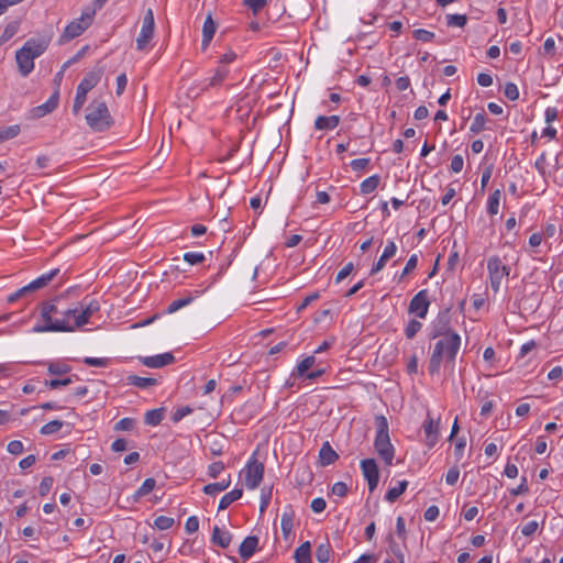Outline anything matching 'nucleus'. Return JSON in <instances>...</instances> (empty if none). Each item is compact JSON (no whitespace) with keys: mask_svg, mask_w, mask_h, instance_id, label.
<instances>
[{"mask_svg":"<svg viewBox=\"0 0 563 563\" xmlns=\"http://www.w3.org/2000/svg\"><path fill=\"white\" fill-rule=\"evenodd\" d=\"M380 177L378 175H373L366 179H364L360 185V190L363 195H368L373 192L379 185Z\"/></svg>","mask_w":563,"mask_h":563,"instance_id":"nucleus-30","label":"nucleus"},{"mask_svg":"<svg viewBox=\"0 0 563 563\" xmlns=\"http://www.w3.org/2000/svg\"><path fill=\"white\" fill-rule=\"evenodd\" d=\"M539 529V522L536 520L529 521L521 527V533L525 537H531Z\"/></svg>","mask_w":563,"mask_h":563,"instance_id":"nucleus-55","label":"nucleus"},{"mask_svg":"<svg viewBox=\"0 0 563 563\" xmlns=\"http://www.w3.org/2000/svg\"><path fill=\"white\" fill-rule=\"evenodd\" d=\"M418 264V255L412 254L409 260L407 261V264L399 277V280H401L407 274L411 273L413 269H416Z\"/></svg>","mask_w":563,"mask_h":563,"instance_id":"nucleus-54","label":"nucleus"},{"mask_svg":"<svg viewBox=\"0 0 563 563\" xmlns=\"http://www.w3.org/2000/svg\"><path fill=\"white\" fill-rule=\"evenodd\" d=\"M174 522L175 521L172 517L158 516L154 520V527L157 528L158 530H167L173 527Z\"/></svg>","mask_w":563,"mask_h":563,"instance_id":"nucleus-46","label":"nucleus"},{"mask_svg":"<svg viewBox=\"0 0 563 563\" xmlns=\"http://www.w3.org/2000/svg\"><path fill=\"white\" fill-rule=\"evenodd\" d=\"M63 424L64 422L60 420H52L41 428V433L44 435L56 433L62 429Z\"/></svg>","mask_w":563,"mask_h":563,"instance_id":"nucleus-41","label":"nucleus"},{"mask_svg":"<svg viewBox=\"0 0 563 563\" xmlns=\"http://www.w3.org/2000/svg\"><path fill=\"white\" fill-rule=\"evenodd\" d=\"M86 99H87V92L79 90L77 88L76 96L74 99V104H73V112L75 114H78L80 112L82 106L86 102Z\"/></svg>","mask_w":563,"mask_h":563,"instance_id":"nucleus-43","label":"nucleus"},{"mask_svg":"<svg viewBox=\"0 0 563 563\" xmlns=\"http://www.w3.org/2000/svg\"><path fill=\"white\" fill-rule=\"evenodd\" d=\"M467 22L465 14H448L446 24L448 26L463 27Z\"/></svg>","mask_w":563,"mask_h":563,"instance_id":"nucleus-42","label":"nucleus"},{"mask_svg":"<svg viewBox=\"0 0 563 563\" xmlns=\"http://www.w3.org/2000/svg\"><path fill=\"white\" fill-rule=\"evenodd\" d=\"M339 459V454L332 449L330 443L325 441L319 451V463L321 466L333 464Z\"/></svg>","mask_w":563,"mask_h":563,"instance_id":"nucleus-17","label":"nucleus"},{"mask_svg":"<svg viewBox=\"0 0 563 563\" xmlns=\"http://www.w3.org/2000/svg\"><path fill=\"white\" fill-rule=\"evenodd\" d=\"M58 268L52 269L51 272L41 275L40 277H37L36 279H34L24 287L27 290V292L41 289L45 287L58 274Z\"/></svg>","mask_w":563,"mask_h":563,"instance_id":"nucleus-20","label":"nucleus"},{"mask_svg":"<svg viewBox=\"0 0 563 563\" xmlns=\"http://www.w3.org/2000/svg\"><path fill=\"white\" fill-rule=\"evenodd\" d=\"M245 485L249 489L260 486L264 475V464L252 457L245 466Z\"/></svg>","mask_w":563,"mask_h":563,"instance_id":"nucleus-10","label":"nucleus"},{"mask_svg":"<svg viewBox=\"0 0 563 563\" xmlns=\"http://www.w3.org/2000/svg\"><path fill=\"white\" fill-rule=\"evenodd\" d=\"M487 271L490 280V287L494 292H498L504 278L510 274V267L505 265L498 256H492L487 261Z\"/></svg>","mask_w":563,"mask_h":563,"instance_id":"nucleus-7","label":"nucleus"},{"mask_svg":"<svg viewBox=\"0 0 563 563\" xmlns=\"http://www.w3.org/2000/svg\"><path fill=\"white\" fill-rule=\"evenodd\" d=\"M294 511L292 510H289V511H285L283 515H282V519H280V528H282V532H283V536L285 539H288L289 536L291 534L292 532V528H294Z\"/></svg>","mask_w":563,"mask_h":563,"instance_id":"nucleus-23","label":"nucleus"},{"mask_svg":"<svg viewBox=\"0 0 563 563\" xmlns=\"http://www.w3.org/2000/svg\"><path fill=\"white\" fill-rule=\"evenodd\" d=\"M422 323L418 320H410L405 329V334L408 339H412L421 329Z\"/></svg>","mask_w":563,"mask_h":563,"instance_id":"nucleus-48","label":"nucleus"},{"mask_svg":"<svg viewBox=\"0 0 563 563\" xmlns=\"http://www.w3.org/2000/svg\"><path fill=\"white\" fill-rule=\"evenodd\" d=\"M229 75V69L227 66H218L214 71V75L210 78L208 86L217 87L220 86Z\"/></svg>","mask_w":563,"mask_h":563,"instance_id":"nucleus-31","label":"nucleus"},{"mask_svg":"<svg viewBox=\"0 0 563 563\" xmlns=\"http://www.w3.org/2000/svg\"><path fill=\"white\" fill-rule=\"evenodd\" d=\"M424 434H426V444L429 449L433 448L440 434V418L434 420L430 413L428 412L427 418L422 424Z\"/></svg>","mask_w":563,"mask_h":563,"instance_id":"nucleus-13","label":"nucleus"},{"mask_svg":"<svg viewBox=\"0 0 563 563\" xmlns=\"http://www.w3.org/2000/svg\"><path fill=\"white\" fill-rule=\"evenodd\" d=\"M361 470L364 478L368 483L369 492H374L379 482V471L374 459H365L361 461Z\"/></svg>","mask_w":563,"mask_h":563,"instance_id":"nucleus-12","label":"nucleus"},{"mask_svg":"<svg viewBox=\"0 0 563 563\" xmlns=\"http://www.w3.org/2000/svg\"><path fill=\"white\" fill-rule=\"evenodd\" d=\"M165 409L156 408L148 410L144 416V422L148 426H157L164 419Z\"/></svg>","mask_w":563,"mask_h":563,"instance_id":"nucleus-26","label":"nucleus"},{"mask_svg":"<svg viewBox=\"0 0 563 563\" xmlns=\"http://www.w3.org/2000/svg\"><path fill=\"white\" fill-rule=\"evenodd\" d=\"M174 362L175 356L170 352L142 358V363L150 368H161Z\"/></svg>","mask_w":563,"mask_h":563,"instance_id":"nucleus-14","label":"nucleus"},{"mask_svg":"<svg viewBox=\"0 0 563 563\" xmlns=\"http://www.w3.org/2000/svg\"><path fill=\"white\" fill-rule=\"evenodd\" d=\"M20 125L14 124L0 129V143L15 137L20 133Z\"/></svg>","mask_w":563,"mask_h":563,"instance_id":"nucleus-38","label":"nucleus"},{"mask_svg":"<svg viewBox=\"0 0 563 563\" xmlns=\"http://www.w3.org/2000/svg\"><path fill=\"white\" fill-rule=\"evenodd\" d=\"M154 30H155V21H154V13L153 10L150 8L146 10L143 21H142V27L140 31L139 36L136 37V49L137 51H144L148 43L152 41L154 36Z\"/></svg>","mask_w":563,"mask_h":563,"instance_id":"nucleus-9","label":"nucleus"},{"mask_svg":"<svg viewBox=\"0 0 563 563\" xmlns=\"http://www.w3.org/2000/svg\"><path fill=\"white\" fill-rule=\"evenodd\" d=\"M376 437L374 441L375 450L378 456L386 465H391L395 456V449L390 442L388 421L384 416H377L375 419Z\"/></svg>","mask_w":563,"mask_h":563,"instance_id":"nucleus-4","label":"nucleus"},{"mask_svg":"<svg viewBox=\"0 0 563 563\" xmlns=\"http://www.w3.org/2000/svg\"><path fill=\"white\" fill-rule=\"evenodd\" d=\"M464 159L462 155H454L451 159L450 168L453 173H460L463 169Z\"/></svg>","mask_w":563,"mask_h":563,"instance_id":"nucleus-60","label":"nucleus"},{"mask_svg":"<svg viewBox=\"0 0 563 563\" xmlns=\"http://www.w3.org/2000/svg\"><path fill=\"white\" fill-rule=\"evenodd\" d=\"M87 124L95 132H103L112 125V119L104 101L93 100L87 107Z\"/></svg>","mask_w":563,"mask_h":563,"instance_id":"nucleus-5","label":"nucleus"},{"mask_svg":"<svg viewBox=\"0 0 563 563\" xmlns=\"http://www.w3.org/2000/svg\"><path fill=\"white\" fill-rule=\"evenodd\" d=\"M58 101H59V90L56 89L45 103L37 106L33 109V115L36 118H42V117L53 112L57 108Z\"/></svg>","mask_w":563,"mask_h":563,"instance_id":"nucleus-15","label":"nucleus"},{"mask_svg":"<svg viewBox=\"0 0 563 563\" xmlns=\"http://www.w3.org/2000/svg\"><path fill=\"white\" fill-rule=\"evenodd\" d=\"M243 495L242 488H234L233 490L227 493L222 496L219 503V510L227 509L233 501L240 499Z\"/></svg>","mask_w":563,"mask_h":563,"instance_id":"nucleus-24","label":"nucleus"},{"mask_svg":"<svg viewBox=\"0 0 563 563\" xmlns=\"http://www.w3.org/2000/svg\"><path fill=\"white\" fill-rule=\"evenodd\" d=\"M369 164V158H356L351 162V168L354 172H361L366 168V166Z\"/></svg>","mask_w":563,"mask_h":563,"instance_id":"nucleus-63","label":"nucleus"},{"mask_svg":"<svg viewBox=\"0 0 563 563\" xmlns=\"http://www.w3.org/2000/svg\"><path fill=\"white\" fill-rule=\"evenodd\" d=\"M296 563H311V545L309 541L300 544L295 551Z\"/></svg>","mask_w":563,"mask_h":563,"instance_id":"nucleus-22","label":"nucleus"},{"mask_svg":"<svg viewBox=\"0 0 563 563\" xmlns=\"http://www.w3.org/2000/svg\"><path fill=\"white\" fill-rule=\"evenodd\" d=\"M8 452L13 455H19L23 452V443L19 440H13L8 444Z\"/></svg>","mask_w":563,"mask_h":563,"instance_id":"nucleus-64","label":"nucleus"},{"mask_svg":"<svg viewBox=\"0 0 563 563\" xmlns=\"http://www.w3.org/2000/svg\"><path fill=\"white\" fill-rule=\"evenodd\" d=\"M408 482L407 481H400L398 482L397 486L391 487L387 490L385 495V499L388 503H395L400 495L407 489Z\"/></svg>","mask_w":563,"mask_h":563,"instance_id":"nucleus-27","label":"nucleus"},{"mask_svg":"<svg viewBox=\"0 0 563 563\" xmlns=\"http://www.w3.org/2000/svg\"><path fill=\"white\" fill-rule=\"evenodd\" d=\"M216 31H217V24L213 21L211 13H209L207 15L203 26H202V35L213 37Z\"/></svg>","mask_w":563,"mask_h":563,"instance_id":"nucleus-44","label":"nucleus"},{"mask_svg":"<svg viewBox=\"0 0 563 563\" xmlns=\"http://www.w3.org/2000/svg\"><path fill=\"white\" fill-rule=\"evenodd\" d=\"M155 485L156 481L154 478H146L141 487L134 493L133 499L137 501L141 497L150 494L155 488Z\"/></svg>","mask_w":563,"mask_h":563,"instance_id":"nucleus-32","label":"nucleus"},{"mask_svg":"<svg viewBox=\"0 0 563 563\" xmlns=\"http://www.w3.org/2000/svg\"><path fill=\"white\" fill-rule=\"evenodd\" d=\"M258 545V538L255 536L246 537L239 548L240 556L244 560L250 559Z\"/></svg>","mask_w":563,"mask_h":563,"instance_id":"nucleus-19","label":"nucleus"},{"mask_svg":"<svg viewBox=\"0 0 563 563\" xmlns=\"http://www.w3.org/2000/svg\"><path fill=\"white\" fill-rule=\"evenodd\" d=\"M444 318H446V317L444 316ZM449 333H456V332L450 329L448 319H445L443 321V318H440L438 323L434 327L433 338H437V336L446 338V335Z\"/></svg>","mask_w":563,"mask_h":563,"instance_id":"nucleus-37","label":"nucleus"},{"mask_svg":"<svg viewBox=\"0 0 563 563\" xmlns=\"http://www.w3.org/2000/svg\"><path fill=\"white\" fill-rule=\"evenodd\" d=\"M340 123L339 115H319L314 121V128L317 130H334Z\"/></svg>","mask_w":563,"mask_h":563,"instance_id":"nucleus-21","label":"nucleus"},{"mask_svg":"<svg viewBox=\"0 0 563 563\" xmlns=\"http://www.w3.org/2000/svg\"><path fill=\"white\" fill-rule=\"evenodd\" d=\"M232 541V534L228 530H222L218 526L213 527L211 542L222 549H227Z\"/></svg>","mask_w":563,"mask_h":563,"instance_id":"nucleus-18","label":"nucleus"},{"mask_svg":"<svg viewBox=\"0 0 563 563\" xmlns=\"http://www.w3.org/2000/svg\"><path fill=\"white\" fill-rule=\"evenodd\" d=\"M54 479L49 476L44 477L38 486V493L41 496H46L52 489Z\"/></svg>","mask_w":563,"mask_h":563,"instance_id":"nucleus-57","label":"nucleus"},{"mask_svg":"<svg viewBox=\"0 0 563 563\" xmlns=\"http://www.w3.org/2000/svg\"><path fill=\"white\" fill-rule=\"evenodd\" d=\"M41 316L44 324L36 325L35 332H73L76 330L71 323L76 322V306L63 308L60 301L56 299L43 303Z\"/></svg>","mask_w":563,"mask_h":563,"instance_id":"nucleus-1","label":"nucleus"},{"mask_svg":"<svg viewBox=\"0 0 563 563\" xmlns=\"http://www.w3.org/2000/svg\"><path fill=\"white\" fill-rule=\"evenodd\" d=\"M389 548L394 555L398 559L399 563H405V555L399 545L394 541L393 537H389Z\"/></svg>","mask_w":563,"mask_h":563,"instance_id":"nucleus-61","label":"nucleus"},{"mask_svg":"<svg viewBox=\"0 0 563 563\" xmlns=\"http://www.w3.org/2000/svg\"><path fill=\"white\" fill-rule=\"evenodd\" d=\"M504 93L511 101H515V100H517L519 98L518 87L514 82H507L506 84Z\"/></svg>","mask_w":563,"mask_h":563,"instance_id":"nucleus-53","label":"nucleus"},{"mask_svg":"<svg viewBox=\"0 0 563 563\" xmlns=\"http://www.w3.org/2000/svg\"><path fill=\"white\" fill-rule=\"evenodd\" d=\"M76 306V322H71L76 329L89 322V319L100 310V302L96 298L85 297Z\"/></svg>","mask_w":563,"mask_h":563,"instance_id":"nucleus-8","label":"nucleus"},{"mask_svg":"<svg viewBox=\"0 0 563 563\" xmlns=\"http://www.w3.org/2000/svg\"><path fill=\"white\" fill-rule=\"evenodd\" d=\"M331 554V545L329 542L321 543L317 547L316 559L320 563H328Z\"/></svg>","mask_w":563,"mask_h":563,"instance_id":"nucleus-36","label":"nucleus"},{"mask_svg":"<svg viewBox=\"0 0 563 563\" xmlns=\"http://www.w3.org/2000/svg\"><path fill=\"white\" fill-rule=\"evenodd\" d=\"M487 122V117L485 114V112H479L477 113L474 119H473V122L470 126V131L473 133V134H478L481 133L482 131L485 130V124Z\"/></svg>","mask_w":563,"mask_h":563,"instance_id":"nucleus-33","label":"nucleus"},{"mask_svg":"<svg viewBox=\"0 0 563 563\" xmlns=\"http://www.w3.org/2000/svg\"><path fill=\"white\" fill-rule=\"evenodd\" d=\"M231 484V477L229 476L227 479H223L218 483H211L203 487V493L206 495L214 496L223 490H225Z\"/></svg>","mask_w":563,"mask_h":563,"instance_id":"nucleus-25","label":"nucleus"},{"mask_svg":"<svg viewBox=\"0 0 563 563\" xmlns=\"http://www.w3.org/2000/svg\"><path fill=\"white\" fill-rule=\"evenodd\" d=\"M331 492L335 496L344 497L347 493V486L343 482H336L333 484Z\"/></svg>","mask_w":563,"mask_h":563,"instance_id":"nucleus-62","label":"nucleus"},{"mask_svg":"<svg viewBox=\"0 0 563 563\" xmlns=\"http://www.w3.org/2000/svg\"><path fill=\"white\" fill-rule=\"evenodd\" d=\"M199 529V520L196 516H190L185 523V530L188 534H192Z\"/></svg>","mask_w":563,"mask_h":563,"instance_id":"nucleus-56","label":"nucleus"},{"mask_svg":"<svg viewBox=\"0 0 563 563\" xmlns=\"http://www.w3.org/2000/svg\"><path fill=\"white\" fill-rule=\"evenodd\" d=\"M51 35L29 38L24 45L16 51L15 60L19 73L26 77L34 69V59L40 57L51 43Z\"/></svg>","mask_w":563,"mask_h":563,"instance_id":"nucleus-3","label":"nucleus"},{"mask_svg":"<svg viewBox=\"0 0 563 563\" xmlns=\"http://www.w3.org/2000/svg\"><path fill=\"white\" fill-rule=\"evenodd\" d=\"M316 357L313 355H309L305 357L301 362H299L296 366L294 375L302 377L308 374V371L314 365Z\"/></svg>","mask_w":563,"mask_h":563,"instance_id":"nucleus-29","label":"nucleus"},{"mask_svg":"<svg viewBox=\"0 0 563 563\" xmlns=\"http://www.w3.org/2000/svg\"><path fill=\"white\" fill-rule=\"evenodd\" d=\"M19 26H20V22L19 21H12L10 22L3 30L1 36H0V45L4 44L5 42H8L10 38H12L18 30H19Z\"/></svg>","mask_w":563,"mask_h":563,"instance_id":"nucleus-35","label":"nucleus"},{"mask_svg":"<svg viewBox=\"0 0 563 563\" xmlns=\"http://www.w3.org/2000/svg\"><path fill=\"white\" fill-rule=\"evenodd\" d=\"M242 4L257 15L267 5V0H242Z\"/></svg>","mask_w":563,"mask_h":563,"instance_id":"nucleus-39","label":"nucleus"},{"mask_svg":"<svg viewBox=\"0 0 563 563\" xmlns=\"http://www.w3.org/2000/svg\"><path fill=\"white\" fill-rule=\"evenodd\" d=\"M128 384L133 385L139 388H147L156 385L157 380L152 377H141L137 375L128 376Z\"/></svg>","mask_w":563,"mask_h":563,"instance_id":"nucleus-28","label":"nucleus"},{"mask_svg":"<svg viewBox=\"0 0 563 563\" xmlns=\"http://www.w3.org/2000/svg\"><path fill=\"white\" fill-rule=\"evenodd\" d=\"M102 77V69H96L91 70L88 74L85 75V77L81 79L77 88L79 90H82L85 92H89L92 88L96 87V85L100 81Z\"/></svg>","mask_w":563,"mask_h":563,"instance_id":"nucleus-16","label":"nucleus"},{"mask_svg":"<svg viewBox=\"0 0 563 563\" xmlns=\"http://www.w3.org/2000/svg\"><path fill=\"white\" fill-rule=\"evenodd\" d=\"M413 38L417 41L428 43L434 38V33L423 29H417L412 32Z\"/></svg>","mask_w":563,"mask_h":563,"instance_id":"nucleus-45","label":"nucleus"},{"mask_svg":"<svg viewBox=\"0 0 563 563\" xmlns=\"http://www.w3.org/2000/svg\"><path fill=\"white\" fill-rule=\"evenodd\" d=\"M191 301H192V297H185V298H180V299L174 300L172 303H169V306L167 308V312L168 313H174L177 310H179L180 308L186 307L187 305H189Z\"/></svg>","mask_w":563,"mask_h":563,"instance_id":"nucleus-47","label":"nucleus"},{"mask_svg":"<svg viewBox=\"0 0 563 563\" xmlns=\"http://www.w3.org/2000/svg\"><path fill=\"white\" fill-rule=\"evenodd\" d=\"M47 371L51 375H65L70 372V366L65 363H49Z\"/></svg>","mask_w":563,"mask_h":563,"instance_id":"nucleus-40","label":"nucleus"},{"mask_svg":"<svg viewBox=\"0 0 563 563\" xmlns=\"http://www.w3.org/2000/svg\"><path fill=\"white\" fill-rule=\"evenodd\" d=\"M429 306L430 301L428 298V290L422 289L419 292H417L410 300L408 311L409 313H413L418 318L423 319L428 313Z\"/></svg>","mask_w":563,"mask_h":563,"instance_id":"nucleus-11","label":"nucleus"},{"mask_svg":"<svg viewBox=\"0 0 563 563\" xmlns=\"http://www.w3.org/2000/svg\"><path fill=\"white\" fill-rule=\"evenodd\" d=\"M84 363L89 366L106 367L109 361L104 357H85Z\"/></svg>","mask_w":563,"mask_h":563,"instance_id":"nucleus-58","label":"nucleus"},{"mask_svg":"<svg viewBox=\"0 0 563 563\" xmlns=\"http://www.w3.org/2000/svg\"><path fill=\"white\" fill-rule=\"evenodd\" d=\"M223 470L224 464L222 462H213L208 467V475L212 478H217Z\"/></svg>","mask_w":563,"mask_h":563,"instance_id":"nucleus-59","label":"nucleus"},{"mask_svg":"<svg viewBox=\"0 0 563 563\" xmlns=\"http://www.w3.org/2000/svg\"><path fill=\"white\" fill-rule=\"evenodd\" d=\"M191 412H192V409L189 406H184V407L177 408L172 413V420H173V422L177 423L183 418H185L186 416L190 415Z\"/></svg>","mask_w":563,"mask_h":563,"instance_id":"nucleus-52","label":"nucleus"},{"mask_svg":"<svg viewBox=\"0 0 563 563\" xmlns=\"http://www.w3.org/2000/svg\"><path fill=\"white\" fill-rule=\"evenodd\" d=\"M461 346V336L457 333H449L446 338L438 340L434 344L428 371L431 375L440 373L441 364L453 365Z\"/></svg>","mask_w":563,"mask_h":563,"instance_id":"nucleus-2","label":"nucleus"},{"mask_svg":"<svg viewBox=\"0 0 563 563\" xmlns=\"http://www.w3.org/2000/svg\"><path fill=\"white\" fill-rule=\"evenodd\" d=\"M95 10L86 9L80 18L73 20L67 24L63 34L58 38V44L63 45L81 35L92 23Z\"/></svg>","mask_w":563,"mask_h":563,"instance_id":"nucleus-6","label":"nucleus"},{"mask_svg":"<svg viewBox=\"0 0 563 563\" xmlns=\"http://www.w3.org/2000/svg\"><path fill=\"white\" fill-rule=\"evenodd\" d=\"M501 198V191L496 189L488 198L487 211L492 216H495L499 211V203Z\"/></svg>","mask_w":563,"mask_h":563,"instance_id":"nucleus-34","label":"nucleus"},{"mask_svg":"<svg viewBox=\"0 0 563 563\" xmlns=\"http://www.w3.org/2000/svg\"><path fill=\"white\" fill-rule=\"evenodd\" d=\"M184 260L190 265H196L205 261V255L200 252H187L184 254Z\"/></svg>","mask_w":563,"mask_h":563,"instance_id":"nucleus-51","label":"nucleus"},{"mask_svg":"<svg viewBox=\"0 0 563 563\" xmlns=\"http://www.w3.org/2000/svg\"><path fill=\"white\" fill-rule=\"evenodd\" d=\"M135 419L133 418H123L115 423L114 429L117 431H131L135 427Z\"/></svg>","mask_w":563,"mask_h":563,"instance_id":"nucleus-49","label":"nucleus"},{"mask_svg":"<svg viewBox=\"0 0 563 563\" xmlns=\"http://www.w3.org/2000/svg\"><path fill=\"white\" fill-rule=\"evenodd\" d=\"M73 383V377H66V378H55V379H51V380H46L45 382V385L49 388V389H57L62 386H67L69 384Z\"/></svg>","mask_w":563,"mask_h":563,"instance_id":"nucleus-50","label":"nucleus"}]
</instances>
